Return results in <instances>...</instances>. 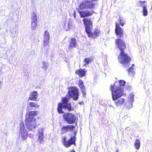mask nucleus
Masks as SVG:
<instances>
[{
  "instance_id": "nucleus-1",
  "label": "nucleus",
  "mask_w": 152,
  "mask_h": 152,
  "mask_svg": "<svg viewBox=\"0 0 152 152\" xmlns=\"http://www.w3.org/2000/svg\"><path fill=\"white\" fill-rule=\"evenodd\" d=\"M115 43L116 46L120 51L118 57L119 62L124 65H129L131 61L130 57L125 53L124 50L126 49V45L125 41L120 39H117Z\"/></svg>"
},
{
  "instance_id": "nucleus-2",
  "label": "nucleus",
  "mask_w": 152,
  "mask_h": 152,
  "mask_svg": "<svg viewBox=\"0 0 152 152\" xmlns=\"http://www.w3.org/2000/svg\"><path fill=\"white\" fill-rule=\"evenodd\" d=\"M113 100L116 106H122L125 103V99L121 98L124 95L123 90L120 87L118 86L116 83L110 86Z\"/></svg>"
},
{
  "instance_id": "nucleus-3",
  "label": "nucleus",
  "mask_w": 152,
  "mask_h": 152,
  "mask_svg": "<svg viewBox=\"0 0 152 152\" xmlns=\"http://www.w3.org/2000/svg\"><path fill=\"white\" fill-rule=\"evenodd\" d=\"M83 22L85 26V31L88 37L95 39L100 35L101 31L98 28H95L92 31L93 23L91 18H84L83 19Z\"/></svg>"
},
{
  "instance_id": "nucleus-4",
  "label": "nucleus",
  "mask_w": 152,
  "mask_h": 152,
  "mask_svg": "<svg viewBox=\"0 0 152 152\" xmlns=\"http://www.w3.org/2000/svg\"><path fill=\"white\" fill-rule=\"evenodd\" d=\"M38 111H31L28 112L26 118L25 119V123L27 128L32 131L36 128V119L34 117L36 116Z\"/></svg>"
},
{
  "instance_id": "nucleus-5",
  "label": "nucleus",
  "mask_w": 152,
  "mask_h": 152,
  "mask_svg": "<svg viewBox=\"0 0 152 152\" xmlns=\"http://www.w3.org/2000/svg\"><path fill=\"white\" fill-rule=\"evenodd\" d=\"M125 24L123 18L119 17L118 20L115 23V34L119 38H123L124 37V33L123 29L120 27V26H123Z\"/></svg>"
},
{
  "instance_id": "nucleus-6",
  "label": "nucleus",
  "mask_w": 152,
  "mask_h": 152,
  "mask_svg": "<svg viewBox=\"0 0 152 152\" xmlns=\"http://www.w3.org/2000/svg\"><path fill=\"white\" fill-rule=\"evenodd\" d=\"M63 118L64 121L69 124L75 123V125L77 126V118L73 113L67 112L63 115Z\"/></svg>"
},
{
  "instance_id": "nucleus-7",
  "label": "nucleus",
  "mask_w": 152,
  "mask_h": 152,
  "mask_svg": "<svg viewBox=\"0 0 152 152\" xmlns=\"http://www.w3.org/2000/svg\"><path fill=\"white\" fill-rule=\"evenodd\" d=\"M98 0H86L83 1L79 6V8L81 10L86 9H91L94 8L95 4L93 1H97Z\"/></svg>"
},
{
  "instance_id": "nucleus-8",
  "label": "nucleus",
  "mask_w": 152,
  "mask_h": 152,
  "mask_svg": "<svg viewBox=\"0 0 152 152\" xmlns=\"http://www.w3.org/2000/svg\"><path fill=\"white\" fill-rule=\"evenodd\" d=\"M77 132H74V135L72 136L68 140H66V137L64 136L62 139V141L64 145L66 148L70 147L72 145H75V142L76 140Z\"/></svg>"
},
{
  "instance_id": "nucleus-9",
  "label": "nucleus",
  "mask_w": 152,
  "mask_h": 152,
  "mask_svg": "<svg viewBox=\"0 0 152 152\" xmlns=\"http://www.w3.org/2000/svg\"><path fill=\"white\" fill-rule=\"evenodd\" d=\"M68 92L69 98H72L73 100H77L79 97L78 90L75 87H70L69 88Z\"/></svg>"
},
{
  "instance_id": "nucleus-10",
  "label": "nucleus",
  "mask_w": 152,
  "mask_h": 152,
  "mask_svg": "<svg viewBox=\"0 0 152 152\" xmlns=\"http://www.w3.org/2000/svg\"><path fill=\"white\" fill-rule=\"evenodd\" d=\"M63 108L65 110H67L68 111H73L74 110V108L72 106L70 103H68L66 104L62 105V103L59 102L58 103L57 110L59 114L64 113L62 109Z\"/></svg>"
},
{
  "instance_id": "nucleus-11",
  "label": "nucleus",
  "mask_w": 152,
  "mask_h": 152,
  "mask_svg": "<svg viewBox=\"0 0 152 152\" xmlns=\"http://www.w3.org/2000/svg\"><path fill=\"white\" fill-rule=\"evenodd\" d=\"M76 126V125H67L62 127L61 129V134H64L69 131H72L74 130Z\"/></svg>"
},
{
  "instance_id": "nucleus-12",
  "label": "nucleus",
  "mask_w": 152,
  "mask_h": 152,
  "mask_svg": "<svg viewBox=\"0 0 152 152\" xmlns=\"http://www.w3.org/2000/svg\"><path fill=\"white\" fill-rule=\"evenodd\" d=\"M78 12L81 18H84L91 16L94 13V11L93 10H91L90 11H78Z\"/></svg>"
},
{
  "instance_id": "nucleus-13",
  "label": "nucleus",
  "mask_w": 152,
  "mask_h": 152,
  "mask_svg": "<svg viewBox=\"0 0 152 152\" xmlns=\"http://www.w3.org/2000/svg\"><path fill=\"white\" fill-rule=\"evenodd\" d=\"M87 71L85 69H80L75 70V73L80 77L81 78L86 76Z\"/></svg>"
},
{
  "instance_id": "nucleus-14",
  "label": "nucleus",
  "mask_w": 152,
  "mask_h": 152,
  "mask_svg": "<svg viewBox=\"0 0 152 152\" xmlns=\"http://www.w3.org/2000/svg\"><path fill=\"white\" fill-rule=\"evenodd\" d=\"M77 44L75 38H72L69 42V44L68 47V49L70 50L72 48H75Z\"/></svg>"
},
{
  "instance_id": "nucleus-15",
  "label": "nucleus",
  "mask_w": 152,
  "mask_h": 152,
  "mask_svg": "<svg viewBox=\"0 0 152 152\" xmlns=\"http://www.w3.org/2000/svg\"><path fill=\"white\" fill-rule=\"evenodd\" d=\"M44 37L43 46L44 47H45L47 45H48L50 39L49 34L47 31H45L44 34Z\"/></svg>"
},
{
  "instance_id": "nucleus-16",
  "label": "nucleus",
  "mask_w": 152,
  "mask_h": 152,
  "mask_svg": "<svg viewBox=\"0 0 152 152\" xmlns=\"http://www.w3.org/2000/svg\"><path fill=\"white\" fill-rule=\"evenodd\" d=\"M43 130V129L42 128L39 129L38 130L37 141L40 144L42 143L44 141V133Z\"/></svg>"
},
{
  "instance_id": "nucleus-17",
  "label": "nucleus",
  "mask_w": 152,
  "mask_h": 152,
  "mask_svg": "<svg viewBox=\"0 0 152 152\" xmlns=\"http://www.w3.org/2000/svg\"><path fill=\"white\" fill-rule=\"evenodd\" d=\"M139 3H140L142 7V15L145 16H147L148 15V11L147 9V6L146 4H145L146 3L145 1H140Z\"/></svg>"
},
{
  "instance_id": "nucleus-18",
  "label": "nucleus",
  "mask_w": 152,
  "mask_h": 152,
  "mask_svg": "<svg viewBox=\"0 0 152 152\" xmlns=\"http://www.w3.org/2000/svg\"><path fill=\"white\" fill-rule=\"evenodd\" d=\"M78 86L80 88V90L82 93L83 96L84 97L86 95L85 87L84 86L83 81L81 80H80L78 81Z\"/></svg>"
},
{
  "instance_id": "nucleus-19",
  "label": "nucleus",
  "mask_w": 152,
  "mask_h": 152,
  "mask_svg": "<svg viewBox=\"0 0 152 152\" xmlns=\"http://www.w3.org/2000/svg\"><path fill=\"white\" fill-rule=\"evenodd\" d=\"M37 91H32L29 95L28 99L32 101H36L37 98Z\"/></svg>"
},
{
  "instance_id": "nucleus-20",
  "label": "nucleus",
  "mask_w": 152,
  "mask_h": 152,
  "mask_svg": "<svg viewBox=\"0 0 152 152\" xmlns=\"http://www.w3.org/2000/svg\"><path fill=\"white\" fill-rule=\"evenodd\" d=\"M20 133L21 138L23 140L26 139L28 136L27 133L26 129L24 128H20Z\"/></svg>"
},
{
  "instance_id": "nucleus-21",
  "label": "nucleus",
  "mask_w": 152,
  "mask_h": 152,
  "mask_svg": "<svg viewBox=\"0 0 152 152\" xmlns=\"http://www.w3.org/2000/svg\"><path fill=\"white\" fill-rule=\"evenodd\" d=\"M29 105L31 107H35V108H37L39 107L38 103L35 102H30L29 103Z\"/></svg>"
},
{
  "instance_id": "nucleus-22",
  "label": "nucleus",
  "mask_w": 152,
  "mask_h": 152,
  "mask_svg": "<svg viewBox=\"0 0 152 152\" xmlns=\"http://www.w3.org/2000/svg\"><path fill=\"white\" fill-rule=\"evenodd\" d=\"M134 145L136 149L138 150L140 148V142L139 140L137 139L135 140Z\"/></svg>"
},
{
  "instance_id": "nucleus-23",
  "label": "nucleus",
  "mask_w": 152,
  "mask_h": 152,
  "mask_svg": "<svg viewBox=\"0 0 152 152\" xmlns=\"http://www.w3.org/2000/svg\"><path fill=\"white\" fill-rule=\"evenodd\" d=\"M37 20H33L31 22V29L32 30H35L37 26Z\"/></svg>"
},
{
  "instance_id": "nucleus-24",
  "label": "nucleus",
  "mask_w": 152,
  "mask_h": 152,
  "mask_svg": "<svg viewBox=\"0 0 152 152\" xmlns=\"http://www.w3.org/2000/svg\"><path fill=\"white\" fill-rule=\"evenodd\" d=\"M93 61V58L91 57L89 58H85L84 60V61L86 63V64L88 65L90 63H91V62Z\"/></svg>"
},
{
  "instance_id": "nucleus-25",
  "label": "nucleus",
  "mask_w": 152,
  "mask_h": 152,
  "mask_svg": "<svg viewBox=\"0 0 152 152\" xmlns=\"http://www.w3.org/2000/svg\"><path fill=\"white\" fill-rule=\"evenodd\" d=\"M119 85L116 82L115 83H116L118 86L120 87L121 89V86H124L126 83L125 81L123 80H120L119 81Z\"/></svg>"
},
{
  "instance_id": "nucleus-26",
  "label": "nucleus",
  "mask_w": 152,
  "mask_h": 152,
  "mask_svg": "<svg viewBox=\"0 0 152 152\" xmlns=\"http://www.w3.org/2000/svg\"><path fill=\"white\" fill-rule=\"evenodd\" d=\"M68 99L66 97H64L62 98L61 99V103H62V105H64L68 103Z\"/></svg>"
},
{
  "instance_id": "nucleus-27",
  "label": "nucleus",
  "mask_w": 152,
  "mask_h": 152,
  "mask_svg": "<svg viewBox=\"0 0 152 152\" xmlns=\"http://www.w3.org/2000/svg\"><path fill=\"white\" fill-rule=\"evenodd\" d=\"M134 66V64L132 65V66L130 67L127 70V71L128 72L129 75H131V74L133 73V66Z\"/></svg>"
},
{
  "instance_id": "nucleus-28",
  "label": "nucleus",
  "mask_w": 152,
  "mask_h": 152,
  "mask_svg": "<svg viewBox=\"0 0 152 152\" xmlns=\"http://www.w3.org/2000/svg\"><path fill=\"white\" fill-rule=\"evenodd\" d=\"M32 19L33 20H37V15L34 12L32 13Z\"/></svg>"
},
{
  "instance_id": "nucleus-29",
  "label": "nucleus",
  "mask_w": 152,
  "mask_h": 152,
  "mask_svg": "<svg viewBox=\"0 0 152 152\" xmlns=\"http://www.w3.org/2000/svg\"><path fill=\"white\" fill-rule=\"evenodd\" d=\"M70 152H75V151L74 150L71 151Z\"/></svg>"
},
{
  "instance_id": "nucleus-30",
  "label": "nucleus",
  "mask_w": 152,
  "mask_h": 152,
  "mask_svg": "<svg viewBox=\"0 0 152 152\" xmlns=\"http://www.w3.org/2000/svg\"><path fill=\"white\" fill-rule=\"evenodd\" d=\"M46 63H43V65H44V64H45Z\"/></svg>"
},
{
  "instance_id": "nucleus-31",
  "label": "nucleus",
  "mask_w": 152,
  "mask_h": 152,
  "mask_svg": "<svg viewBox=\"0 0 152 152\" xmlns=\"http://www.w3.org/2000/svg\"><path fill=\"white\" fill-rule=\"evenodd\" d=\"M116 152H118V151H116Z\"/></svg>"
},
{
  "instance_id": "nucleus-32",
  "label": "nucleus",
  "mask_w": 152,
  "mask_h": 152,
  "mask_svg": "<svg viewBox=\"0 0 152 152\" xmlns=\"http://www.w3.org/2000/svg\"><path fill=\"white\" fill-rule=\"evenodd\" d=\"M151 8H152V7H151Z\"/></svg>"
}]
</instances>
